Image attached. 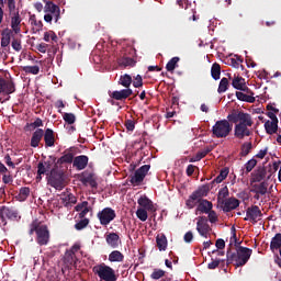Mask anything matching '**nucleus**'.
I'll use <instances>...</instances> for the list:
<instances>
[{
    "mask_svg": "<svg viewBox=\"0 0 281 281\" xmlns=\"http://www.w3.org/2000/svg\"><path fill=\"white\" fill-rule=\"evenodd\" d=\"M227 120L235 124L234 137H236V139L251 137V127L254 126V119H251V114L244 111H233L227 115Z\"/></svg>",
    "mask_w": 281,
    "mask_h": 281,
    "instance_id": "obj_1",
    "label": "nucleus"
},
{
    "mask_svg": "<svg viewBox=\"0 0 281 281\" xmlns=\"http://www.w3.org/2000/svg\"><path fill=\"white\" fill-rule=\"evenodd\" d=\"M251 254H254V250L247 247H238L235 252L232 251V248H228L226 251V265L229 267V265L235 262V267H245L249 262Z\"/></svg>",
    "mask_w": 281,
    "mask_h": 281,
    "instance_id": "obj_2",
    "label": "nucleus"
},
{
    "mask_svg": "<svg viewBox=\"0 0 281 281\" xmlns=\"http://www.w3.org/2000/svg\"><path fill=\"white\" fill-rule=\"evenodd\" d=\"M34 232L36 234V243L40 245V247H45L46 245H49V227L45 224H41L38 220L33 221L30 224V229H29V236H33Z\"/></svg>",
    "mask_w": 281,
    "mask_h": 281,
    "instance_id": "obj_3",
    "label": "nucleus"
},
{
    "mask_svg": "<svg viewBox=\"0 0 281 281\" xmlns=\"http://www.w3.org/2000/svg\"><path fill=\"white\" fill-rule=\"evenodd\" d=\"M92 272L94 276L101 281H117V276L111 266H106L105 263H99L92 268Z\"/></svg>",
    "mask_w": 281,
    "mask_h": 281,
    "instance_id": "obj_4",
    "label": "nucleus"
},
{
    "mask_svg": "<svg viewBox=\"0 0 281 281\" xmlns=\"http://www.w3.org/2000/svg\"><path fill=\"white\" fill-rule=\"evenodd\" d=\"M229 122L231 121L228 119L216 121V123L212 127L213 136L217 137V139L227 137L232 133V128H233Z\"/></svg>",
    "mask_w": 281,
    "mask_h": 281,
    "instance_id": "obj_5",
    "label": "nucleus"
},
{
    "mask_svg": "<svg viewBox=\"0 0 281 281\" xmlns=\"http://www.w3.org/2000/svg\"><path fill=\"white\" fill-rule=\"evenodd\" d=\"M210 192V186L204 184L200 187L198 190L193 191L189 199L186 201V205L189 210H193L203 196H207Z\"/></svg>",
    "mask_w": 281,
    "mask_h": 281,
    "instance_id": "obj_6",
    "label": "nucleus"
},
{
    "mask_svg": "<svg viewBox=\"0 0 281 281\" xmlns=\"http://www.w3.org/2000/svg\"><path fill=\"white\" fill-rule=\"evenodd\" d=\"M48 186L55 190H63L65 188V176L58 169H52L48 173Z\"/></svg>",
    "mask_w": 281,
    "mask_h": 281,
    "instance_id": "obj_7",
    "label": "nucleus"
},
{
    "mask_svg": "<svg viewBox=\"0 0 281 281\" xmlns=\"http://www.w3.org/2000/svg\"><path fill=\"white\" fill-rule=\"evenodd\" d=\"M117 214L115 213V210L112 207H104L102 211H99L97 214V218L100 222V225H103L106 227L112 221H115V217Z\"/></svg>",
    "mask_w": 281,
    "mask_h": 281,
    "instance_id": "obj_8",
    "label": "nucleus"
},
{
    "mask_svg": "<svg viewBox=\"0 0 281 281\" xmlns=\"http://www.w3.org/2000/svg\"><path fill=\"white\" fill-rule=\"evenodd\" d=\"M148 170H150V165H144L138 168L133 176H130V183L132 186H142L144 183V179H146V175H148Z\"/></svg>",
    "mask_w": 281,
    "mask_h": 281,
    "instance_id": "obj_9",
    "label": "nucleus"
},
{
    "mask_svg": "<svg viewBox=\"0 0 281 281\" xmlns=\"http://www.w3.org/2000/svg\"><path fill=\"white\" fill-rule=\"evenodd\" d=\"M196 232L203 238H207V236H210V233L212 232V227H210V224L207 223V217L206 216L198 217Z\"/></svg>",
    "mask_w": 281,
    "mask_h": 281,
    "instance_id": "obj_10",
    "label": "nucleus"
},
{
    "mask_svg": "<svg viewBox=\"0 0 281 281\" xmlns=\"http://www.w3.org/2000/svg\"><path fill=\"white\" fill-rule=\"evenodd\" d=\"M0 218L4 225L7 224L5 218L9 221H21V215H19V211L14 209H10L8 206H1Z\"/></svg>",
    "mask_w": 281,
    "mask_h": 281,
    "instance_id": "obj_11",
    "label": "nucleus"
},
{
    "mask_svg": "<svg viewBox=\"0 0 281 281\" xmlns=\"http://www.w3.org/2000/svg\"><path fill=\"white\" fill-rule=\"evenodd\" d=\"M221 209L223 212H232L240 206V200L232 196L225 200H222L220 203Z\"/></svg>",
    "mask_w": 281,
    "mask_h": 281,
    "instance_id": "obj_12",
    "label": "nucleus"
},
{
    "mask_svg": "<svg viewBox=\"0 0 281 281\" xmlns=\"http://www.w3.org/2000/svg\"><path fill=\"white\" fill-rule=\"evenodd\" d=\"M44 12H46L47 14H52L55 23H58V21L60 20V7L52 1L46 2L44 7Z\"/></svg>",
    "mask_w": 281,
    "mask_h": 281,
    "instance_id": "obj_13",
    "label": "nucleus"
},
{
    "mask_svg": "<svg viewBox=\"0 0 281 281\" xmlns=\"http://www.w3.org/2000/svg\"><path fill=\"white\" fill-rule=\"evenodd\" d=\"M246 216L245 221H251V223L256 224L258 223V218L262 217V211H260L258 205H254L247 209Z\"/></svg>",
    "mask_w": 281,
    "mask_h": 281,
    "instance_id": "obj_14",
    "label": "nucleus"
},
{
    "mask_svg": "<svg viewBox=\"0 0 281 281\" xmlns=\"http://www.w3.org/2000/svg\"><path fill=\"white\" fill-rule=\"evenodd\" d=\"M14 91H16L14 81L0 78V95L1 93H4V95H10L11 93H14Z\"/></svg>",
    "mask_w": 281,
    "mask_h": 281,
    "instance_id": "obj_15",
    "label": "nucleus"
},
{
    "mask_svg": "<svg viewBox=\"0 0 281 281\" xmlns=\"http://www.w3.org/2000/svg\"><path fill=\"white\" fill-rule=\"evenodd\" d=\"M79 181H81L82 186H89L91 188H98V181H95V175L83 171L79 176Z\"/></svg>",
    "mask_w": 281,
    "mask_h": 281,
    "instance_id": "obj_16",
    "label": "nucleus"
},
{
    "mask_svg": "<svg viewBox=\"0 0 281 281\" xmlns=\"http://www.w3.org/2000/svg\"><path fill=\"white\" fill-rule=\"evenodd\" d=\"M76 147H70L64 151V155L58 158L57 164H74V159H76Z\"/></svg>",
    "mask_w": 281,
    "mask_h": 281,
    "instance_id": "obj_17",
    "label": "nucleus"
},
{
    "mask_svg": "<svg viewBox=\"0 0 281 281\" xmlns=\"http://www.w3.org/2000/svg\"><path fill=\"white\" fill-rule=\"evenodd\" d=\"M11 32L13 34H21V23L23 19H21V14L18 12L11 13Z\"/></svg>",
    "mask_w": 281,
    "mask_h": 281,
    "instance_id": "obj_18",
    "label": "nucleus"
},
{
    "mask_svg": "<svg viewBox=\"0 0 281 281\" xmlns=\"http://www.w3.org/2000/svg\"><path fill=\"white\" fill-rule=\"evenodd\" d=\"M87 166H89V156L80 155L75 157L72 168H76V170H85Z\"/></svg>",
    "mask_w": 281,
    "mask_h": 281,
    "instance_id": "obj_19",
    "label": "nucleus"
},
{
    "mask_svg": "<svg viewBox=\"0 0 281 281\" xmlns=\"http://www.w3.org/2000/svg\"><path fill=\"white\" fill-rule=\"evenodd\" d=\"M116 63L121 69H128V67H135V65H137V60H135V58L126 55L119 57Z\"/></svg>",
    "mask_w": 281,
    "mask_h": 281,
    "instance_id": "obj_20",
    "label": "nucleus"
},
{
    "mask_svg": "<svg viewBox=\"0 0 281 281\" xmlns=\"http://www.w3.org/2000/svg\"><path fill=\"white\" fill-rule=\"evenodd\" d=\"M60 201L64 205V207H71L72 205H76L78 203V199L74 193H63L60 196Z\"/></svg>",
    "mask_w": 281,
    "mask_h": 281,
    "instance_id": "obj_21",
    "label": "nucleus"
},
{
    "mask_svg": "<svg viewBox=\"0 0 281 281\" xmlns=\"http://www.w3.org/2000/svg\"><path fill=\"white\" fill-rule=\"evenodd\" d=\"M105 241L112 249H117V247H120V243H122L117 233H109L105 235Z\"/></svg>",
    "mask_w": 281,
    "mask_h": 281,
    "instance_id": "obj_22",
    "label": "nucleus"
},
{
    "mask_svg": "<svg viewBox=\"0 0 281 281\" xmlns=\"http://www.w3.org/2000/svg\"><path fill=\"white\" fill-rule=\"evenodd\" d=\"M133 93V90L127 88V89H123L120 91H113L110 94V98H112L113 100H126V98H131V94Z\"/></svg>",
    "mask_w": 281,
    "mask_h": 281,
    "instance_id": "obj_23",
    "label": "nucleus"
},
{
    "mask_svg": "<svg viewBox=\"0 0 281 281\" xmlns=\"http://www.w3.org/2000/svg\"><path fill=\"white\" fill-rule=\"evenodd\" d=\"M44 142L46 148H52L56 144V137L54 136V130L46 128L44 132Z\"/></svg>",
    "mask_w": 281,
    "mask_h": 281,
    "instance_id": "obj_24",
    "label": "nucleus"
},
{
    "mask_svg": "<svg viewBox=\"0 0 281 281\" xmlns=\"http://www.w3.org/2000/svg\"><path fill=\"white\" fill-rule=\"evenodd\" d=\"M44 135L45 131H43V128H37L31 137V147L38 148Z\"/></svg>",
    "mask_w": 281,
    "mask_h": 281,
    "instance_id": "obj_25",
    "label": "nucleus"
},
{
    "mask_svg": "<svg viewBox=\"0 0 281 281\" xmlns=\"http://www.w3.org/2000/svg\"><path fill=\"white\" fill-rule=\"evenodd\" d=\"M266 177H267V168L259 167L257 170L252 172V182L260 183L261 181H265Z\"/></svg>",
    "mask_w": 281,
    "mask_h": 281,
    "instance_id": "obj_26",
    "label": "nucleus"
},
{
    "mask_svg": "<svg viewBox=\"0 0 281 281\" xmlns=\"http://www.w3.org/2000/svg\"><path fill=\"white\" fill-rule=\"evenodd\" d=\"M137 203L143 210H147L148 212H153L155 210V205L153 204V200H149L146 195H142L137 200Z\"/></svg>",
    "mask_w": 281,
    "mask_h": 281,
    "instance_id": "obj_27",
    "label": "nucleus"
},
{
    "mask_svg": "<svg viewBox=\"0 0 281 281\" xmlns=\"http://www.w3.org/2000/svg\"><path fill=\"white\" fill-rule=\"evenodd\" d=\"M268 190H269V182L262 181L258 184H254L251 192H254L255 194H261V196H265Z\"/></svg>",
    "mask_w": 281,
    "mask_h": 281,
    "instance_id": "obj_28",
    "label": "nucleus"
},
{
    "mask_svg": "<svg viewBox=\"0 0 281 281\" xmlns=\"http://www.w3.org/2000/svg\"><path fill=\"white\" fill-rule=\"evenodd\" d=\"M213 204L212 202L207 200H200L198 205V212H201L202 214H210L212 212Z\"/></svg>",
    "mask_w": 281,
    "mask_h": 281,
    "instance_id": "obj_29",
    "label": "nucleus"
},
{
    "mask_svg": "<svg viewBox=\"0 0 281 281\" xmlns=\"http://www.w3.org/2000/svg\"><path fill=\"white\" fill-rule=\"evenodd\" d=\"M1 35H2L1 47H8V45H10V41L12 38V30L7 27L2 31Z\"/></svg>",
    "mask_w": 281,
    "mask_h": 281,
    "instance_id": "obj_30",
    "label": "nucleus"
},
{
    "mask_svg": "<svg viewBox=\"0 0 281 281\" xmlns=\"http://www.w3.org/2000/svg\"><path fill=\"white\" fill-rule=\"evenodd\" d=\"M265 130L268 135L278 133V121H267L265 123Z\"/></svg>",
    "mask_w": 281,
    "mask_h": 281,
    "instance_id": "obj_31",
    "label": "nucleus"
},
{
    "mask_svg": "<svg viewBox=\"0 0 281 281\" xmlns=\"http://www.w3.org/2000/svg\"><path fill=\"white\" fill-rule=\"evenodd\" d=\"M156 244L159 251H166L168 249V238H166V235H158L156 237Z\"/></svg>",
    "mask_w": 281,
    "mask_h": 281,
    "instance_id": "obj_32",
    "label": "nucleus"
},
{
    "mask_svg": "<svg viewBox=\"0 0 281 281\" xmlns=\"http://www.w3.org/2000/svg\"><path fill=\"white\" fill-rule=\"evenodd\" d=\"M108 260L110 262H124V254L120 250H113L110 255Z\"/></svg>",
    "mask_w": 281,
    "mask_h": 281,
    "instance_id": "obj_33",
    "label": "nucleus"
},
{
    "mask_svg": "<svg viewBox=\"0 0 281 281\" xmlns=\"http://www.w3.org/2000/svg\"><path fill=\"white\" fill-rule=\"evenodd\" d=\"M76 260H78L76 255H74V252L70 250H66L65 256H64L65 265H67L68 267H71V266L76 265Z\"/></svg>",
    "mask_w": 281,
    "mask_h": 281,
    "instance_id": "obj_34",
    "label": "nucleus"
},
{
    "mask_svg": "<svg viewBox=\"0 0 281 281\" xmlns=\"http://www.w3.org/2000/svg\"><path fill=\"white\" fill-rule=\"evenodd\" d=\"M270 249H271V251L281 249V233H277L274 235V237H272L271 243H270Z\"/></svg>",
    "mask_w": 281,
    "mask_h": 281,
    "instance_id": "obj_35",
    "label": "nucleus"
},
{
    "mask_svg": "<svg viewBox=\"0 0 281 281\" xmlns=\"http://www.w3.org/2000/svg\"><path fill=\"white\" fill-rule=\"evenodd\" d=\"M27 196H30V188L22 187L19 191V194L15 195L16 201L23 202L27 201Z\"/></svg>",
    "mask_w": 281,
    "mask_h": 281,
    "instance_id": "obj_36",
    "label": "nucleus"
},
{
    "mask_svg": "<svg viewBox=\"0 0 281 281\" xmlns=\"http://www.w3.org/2000/svg\"><path fill=\"white\" fill-rule=\"evenodd\" d=\"M237 100H240V102H249L250 104H254L256 102V98L251 97L249 94H246L245 92L237 91L236 92Z\"/></svg>",
    "mask_w": 281,
    "mask_h": 281,
    "instance_id": "obj_37",
    "label": "nucleus"
},
{
    "mask_svg": "<svg viewBox=\"0 0 281 281\" xmlns=\"http://www.w3.org/2000/svg\"><path fill=\"white\" fill-rule=\"evenodd\" d=\"M211 76L213 80H221V64L214 63L211 67Z\"/></svg>",
    "mask_w": 281,
    "mask_h": 281,
    "instance_id": "obj_38",
    "label": "nucleus"
},
{
    "mask_svg": "<svg viewBox=\"0 0 281 281\" xmlns=\"http://www.w3.org/2000/svg\"><path fill=\"white\" fill-rule=\"evenodd\" d=\"M119 85H122V87H125V89H128L131 85H133V77L131 75L125 74L120 77Z\"/></svg>",
    "mask_w": 281,
    "mask_h": 281,
    "instance_id": "obj_39",
    "label": "nucleus"
},
{
    "mask_svg": "<svg viewBox=\"0 0 281 281\" xmlns=\"http://www.w3.org/2000/svg\"><path fill=\"white\" fill-rule=\"evenodd\" d=\"M252 148L254 144L251 142H245L240 147V157H247Z\"/></svg>",
    "mask_w": 281,
    "mask_h": 281,
    "instance_id": "obj_40",
    "label": "nucleus"
},
{
    "mask_svg": "<svg viewBox=\"0 0 281 281\" xmlns=\"http://www.w3.org/2000/svg\"><path fill=\"white\" fill-rule=\"evenodd\" d=\"M245 78L243 77H235L233 80H232V87L234 89H237V91H240V89H243L244 85H245Z\"/></svg>",
    "mask_w": 281,
    "mask_h": 281,
    "instance_id": "obj_41",
    "label": "nucleus"
},
{
    "mask_svg": "<svg viewBox=\"0 0 281 281\" xmlns=\"http://www.w3.org/2000/svg\"><path fill=\"white\" fill-rule=\"evenodd\" d=\"M179 57H172L166 65L167 71L171 72L175 71L176 67H179Z\"/></svg>",
    "mask_w": 281,
    "mask_h": 281,
    "instance_id": "obj_42",
    "label": "nucleus"
},
{
    "mask_svg": "<svg viewBox=\"0 0 281 281\" xmlns=\"http://www.w3.org/2000/svg\"><path fill=\"white\" fill-rule=\"evenodd\" d=\"M227 175H229V169H222L220 175L212 181V183H223V181L227 179Z\"/></svg>",
    "mask_w": 281,
    "mask_h": 281,
    "instance_id": "obj_43",
    "label": "nucleus"
},
{
    "mask_svg": "<svg viewBox=\"0 0 281 281\" xmlns=\"http://www.w3.org/2000/svg\"><path fill=\"white\" fill-rule=\"evenodd\" d=\"M218 267H225V259H212V261L207 265V269L211 270L218 269Z\"/></svg>",
    "mask_w": 281,
    "mask_h": 281,
    "instance_id": "obj_44",
    "label": "nucleus"
},
{
    "mask_svg": "<svg viewBox=\"0 0 281 281\" xmlns=\"http://www.w3.org/2000/svg\"><path fill=\"white\" fill-rule=\"evenodd\" d=\"M229 89V79L227 78H222L217 88L218 93H225Z\"/></svg>",
    "mask_w": 281,
    "mask_h": 281,
    "instance_id": "obj_45",
    "label": "nucleus"
},
{
    "mask_svg": "<svg viewBox=\"0 0 281 281\" xmlns=\"http://www.w3.org/2000/svg\"><path fill=\"white\" fill-rule=\"evenodd\" d=\"M22 71H24V74H32L33 76H38V74L41 72V67L24 66V67H22Z\"/></svg>",
    "mask_w": 281,
    "mask_h": 281,
    "instance_id": "obj_46",
    "label": "nucleus"
},
{
    "mask_svg": "<svg viewBox=\"0 0 281 281\" xmlns=\"http://www.w3.org/2000/svg\"><path fill=\"white\" fill-rule=\"evenodd\" d=\"M227 196H229V189L227 188V186H225L218 191V194H217L218 204L221 203V201H225V199H228Z\"/></svg>",
    "mask_w": 281,
    "mask_h": 281,
    "instance_id": "obj_47",
    "label": "nucleus"
},
{
    "mask_svg": "<svg viewBox=\"0 0 281 281\" xmlns=\"http://www.w3.org/2000/svg\"><path fill=\"white\" fill-rule=\"evenodd\" d=\"M29 22L31 23V25H33L35 27V30L38 32V30H43V22L36 20V15L32 14L30 15Z\"/></svg>",
    "mask_w": 281,
    "mask_h": 281,
    "instance_id": "obj_48",
    "label": "nucleus"
},
{
    "mask_svg": "<svg viewBox=\"0 0 281 281\" xmlns=\"http://www.w3.org/2000/svg\"><path fill=\"white\" fill-rule=\"evenodd\" d=\"M136 216L143 223H145V221H148V212L146 211V209H142V207L137 209Z\"/></svg>",
    "mask_w": 281,
    "mask_h": 281,
    "instance_id": "obj_49",
    "label": "nucleus"
},
{
    "mask_svg": "<svg viewBox=\"0 0 281 281\" xmlns=\"http://www.w3.org/2000/svg\"><path fill=\"white\" fill-rule=\"evenodd\" d=\"M63 120L66 122V124H76V114L65 112L63 114Z\"/></svg>",
    "mask_w": 281,
    "mask_h": 281,
    "instance_id": "obj_50",
    "label": "nucleus"
},
{
    "mask_svg": "<svg viewBox=\"0 0 281 281\" xmlns=\"http://www.w3.org/2000/svg\"><path fill=\"white\" fill-rule=\"evenodd\" d=\"M166 276V271L161 269H154L153 273L150 274L151 280H161Z\"/></svg>",
    "mask_w": 281,
    "mask_h": 281,
    "instance_id": "obj_51",
    "label": "nucleus"
},
{
    "mask_svg": "<svg viewBox=\"0 0 281 281\" xmlns=\"http://www.w3.org/2000/svg\"><path fill=\"white\" fill-rule=\"evenodd\" d=\"M54 41V43H56V41H58V36L56 35V33H54V31H48L44 33V41L46 43H49V41Z\"/></svg>",
    "mask_w": 281,
    "mask_h": 281,
    "instance_id": "obj_52",
    "label": "nucleus"
},
{
    "mask_svg": "<svg viewBox=\"0 0 281 281\" xmlns=\"http://www.w3.org/2000/svg\"><path fill=\"white\" fill-rule=\"evenodd\" d=\"M87 225H89V218L82 217L77 224H75V229L80 232V231L85 229V227H87Z\"/></svg>",
    "mask_w": 281,
    "mask_h": 281,
    "instance_id": "obj_53",
    "label": "nucleus"
},
{
    "mask_svg": "<svg viewBox=\"0 0 281 281\" xmlns=\"http://www.w3.org/2000/svg\"><path fill=\"white\" fill-rule=\"evenodd\" d=\"M257 165H258V160L254 158L248 160L245 165L246 172H251V170H254Z\"/></svg>",
    "mask_w": 281,
    "mask_h": 281,
    "instance_id": "obj_54",
    "label": "nucleus"
},
{
    "mask_svg": "<svg viewBox=\"0 0 281 281\" xmlns=\"http://www.w3.org/2000/svg\"><path fill=\"white\" fill-rule=\"evenodd\" d=\"M11 47L14 49V52H21L23 49V46L21 45V40L13 38L11 42Z\"/></svg>",
    "mask_w": 281,
    "mask_h": 281,
    "instance_id": "obj_55",
    "label": "nucleus"
},
{
    "mask_svg": "<svg viewBox=\"0 0 281 281\" xmlns=\"http://www.w3.org/2000/svg\"><path fill=\"white\" fill-rule=\"evenodd\" d=\"M205 158V154L203 150L198 151L192 158H190V164H194L196 161H201V159Z\"/></svg>",
    "mask_w": 281,
    "mask_h": 281,
    "instance_id": "obj_56",
    "label": "nucleus"
},
{
    "mask_svg": "<svg viewBox=\"0 0 281 281\" xmlns=\"http://www.w3.org/2000/svg\"><path fill=\"white\" fill-rule=\"evenodd\" d=\"M14 181V178H12V175H10V171L2 173V182L8 186Z\"/></svg>",
    "mask_w": 281,
    "mask_h": 281,
    "instance_id": "obj_57",
    "label": "nucleus"
},
{
    "mask_svg": "<svg viewBox=\"0 0 281 281\" xmlns=\"http://www.w3.org/2000/svg\"><path fill=\"white\" fill-rule=\"evenodd\" d=\"M7 5L9 9V13L13 14L15 13L16 10V0H7Z\"/></svg>",
    "mask_w": 281,
    "mask_h": 281,
    "instance_id": "obj_58",
    "label": "nucleus"
},
{
    "mask_svg": "<svg viewBox=\"0 0 281 281\" xmlns=\"http://www.w3.org/2000/svg\"><path fill=\"white\" fill-rule=\"evenodd\" d=\"M133 87H135V89H139L140 87H144V79L142 78L140 75H137L135 77V81L133 82Z\"/></svg>",
    "mask_w": 281,
    "mask_h": 281,
    "instance_id": "obj_59",
    "label": "nucleus"
},
{
    "mask_svg": "<svg viewBox=\"0 0 281 281\" xmlns=\"http://www.w3.org/2000/svg\"><path fill=\"white\" fill-rule=\"evenodd\" d=\"M30 128H32L34 131V128H41V126H43V120H41L40 117H37L33 123L29 124Z\"/></svg>",
    "mask_w": 281,
    "mask_h": 281,
    "instance_id": "obj_60",
    "label": "nucleus"
},
{
    "mask_svg": "<svg viewBox=\"0 0 281 281\" xmlns=\"http://www.w3.org/2000/svg\"><path fill=\"white\" fill-rule=\"evenodd\" d=\"M47 169L43 162H38L37 165V175H47L49 177V173H47Z\"/></svg>",
    "mask_w": 281,
    "mask_h": 281,
    "instance_id": "obj_61",
    "label": "nucleus"
},
{
    "mask_svg": "<svg viewBox=\"0 0 281 281\" xmlns=\"http://www.w3.org/2000/svg\"><path fill=\"white\" fill-rule=\"evenodd\" d=\"M124 125H125L126 131H130V132L135 131V121L126 120Z\"/></svg>",
    "mask_w": 281,
    "mask_h": 281,
    "instance_id": "obj_62",
    "label": "nucleus"
},
{
    "mask_svg": "<svg viewBox=\"0 0 281 281\" xmlns=\"http://www.w3.org/2000/svg\"><path fill=\"white\" fill-rule=\"evenodd\" d=\"M88 206H89V202L83 201V202L77 204V205L75 206V210H76V212H81L82 210H85V209L88 207Z\"/></svg>",
    "mask_w": 281,
    "mask_h": 281,
    "instance_id": "obj_63",
    "label": "nucleus"
},
{
    "mask_svg": "<svg viewBox=\"0 0 281 281\" xmlns=\"http://www.w3.org/2000/svg\"><path fill=\"white\" fill-rule=\"evenodd\" d=\"M194 235L192 234V231L187 232L183 236L184 243H192Z\"/></svg>",
    "mask_w": 281,
    "mask_h": 281,
    "instance_id": "obj_64",
    "label": "nucleus"
}]
</instances>
